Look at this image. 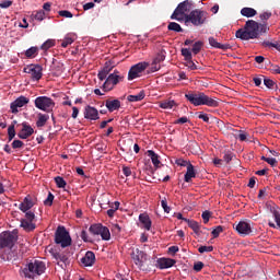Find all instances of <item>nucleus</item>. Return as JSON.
<instances>
[{"mask_svg":"<svg viewBox=\"0 0 280 280\" xmlns=\"http://www.w3.org/2000/svg\"><path fill=\"white\" fill-rule=\"evenodd\" d=\"M149 67L148 62H139L133 65L128 72V80H135L141 77V73Z\"/></svg>","mask_w":280,"mask_h":280,"instance_id":"12","label":"nucleus"},{"mask_svg":"<svg viewBox=\"0 0 280 280\" xmlns=\"http://www.w3.org/2000/svg\"><path fill=\"white\" fill-rule=\"evenodd\" d=\"M83 115L88 120H100V112L93 106L88 105L84 108Z\"/></svg>","mask_w":280,"mask_h":280,"instance_id":"16","label":"nucleus"},{"mask_svg":"<svg viewBox=\"0 0 280 280\" xmlns=\"http://www.w3.org/2000/svg\"><path fill=\"white\" fill-rule=\"evenodd\" d=\"M54 200H55V195H52L50 191L47 196V199L44 201V205L45 206H52L54 203Z\"/></svg>","mask_w":280,"mask_h":280,"instance_id":"46","label":"nucleus"},{"mask_svg":"<svg viewBox=\"0 0 280 280\" xmlns=\"http://www.w3.org/2000/svg\"><path fill=\"white\" fill-rule=\"evenodd\" d=\"M175 264H176V260H174V258H166V257L158 258V267L161 270L170 269Z\"/></svg>","mask_w":280,"mask_h":280,"instance_id":"17","label":"nucleus"},{"mask_svg":"<svg viewBox=\"0 0 280 280\" xmlns=\"http://www.w3.org/2000/svg\"><path fill=\"white\" fill-rule=\"evenodd\" d=\"M24 73H28L32 75L33 81L36 79V66L35 65H28L24 67L23 69Z\"/></svg>","mask_w":280,"mask_h":280,"instance_id":"33","label":"nucleus"},{"mask_svg":"<svg viewBox=\"0 0 280 280\" xmlns=\"http://www.w3.org/2000/svg\"><path fill=\"white\" fill-rule=\"evenodd\" d=\"M205 267V264L202 261H197L194 264L192 269L197 272L201 271Z\"/></svg>","mask_w":280,"mask_h":280,"instance_id":"51","label":"nucleus"},{"mask_svg":"<svg viewBox=\"0 0 280 280\" xmlns=\"http://www.w3.org/2000/svg\"><path fill=\"white\" fill-rule=\"evenodd\" d=\"M264 83H265V86L268 88L269 90H275L277 88V83L272 79L265 78Z\"/></svg>","mask_w":280,"mask_h":280,"instance_id":"40","label":"nucleus"},{"mask_svg":"<svg viewBox=\"0 0 280 280\" xmlns=\"http://www.w3.org/2000/svg\"><path fill=\"white\" fill-rule=\"evenodd\" d=\"M148 258V254L139 248L131 252V259L140 270H145L144 264H147Z\"/></svg>","mask_w":280,"mask_h":280,"instance_id":"9","label":"nucleus"},{"mask_svg":"<svg viewBox=\"0 0 280 280\" xmlns=\"http://www.w3.org/2000/svg\"><path fill=\"white\" fill-rule=\"evenodd\" d=\"M22 130H23L26 135H28L30 137H31V136L33 135V132H34L33 128L30 127V126H27L26 124H23Z\"/></svg>","mask_w":280,"mask_h":280,"instance_id":"54","label":"nucleus"},{"mask_svg":"<svg viewBox=\"0 0 280 280\" xmlns=\"http://www.w3.org/2000/svg\"><path fill=\"white\" fill-rule=\"evenodd\" d=\"M182 56H184V60L187 62V60L192 59L191 50L190 48H182L180 50Z\"/></svg>","mask_w":280,"mask_h":280,"instance_id":"39","label":"nucleus"},{"mask_svg":"<svg viewBox=\"0 0 280 280\" xmlns=\"http://www.w3.org/2000/svg\"><path fill=\"white\" fill-rule=\"evenodd\" d=\"M56 45V40L55 39H47L46 42H44V44L40 46V49L44 51L49 50L50 48H54V46Z\"/></svg>","mask_w":280,"mask_h":280,"instance_id":"37","label":"nucleus"},{"mask_svg":"<svg viewBox=\"0 0 280 280\" xmlns=\"http://www.w3.org/2000/svg\"><path fill=\"white\" fill-rule=\"evenodd\" d=\"M32 207H34V202L32 201V197H24L23 201L20 203L19 209L22 212L28 211Z\"/></svg>","mask_w":280,"mask_h":280,"instance_id":"25","label":"nucleus"},{"mask_svg":"<svg viewBox=\"0 0 280 280\" xmlns=\"http://www.w3.org/2000/svg\"><path fill=\"white\" fill-rule=\"evenodd\" d=\"M186 67L190 68L191 71H196V69H198L197 65L192 61V58L186 61Z\"/></svg>","mask_w":280,"mask_h":280,"instance_id":"53","label":"nucleus"},{"mask_svg":"<svg viewBox=\"0 0 280 280\" xmlns=\"http://www.w3.org/2000/svg\"><path fill=\"white\" fill-rule=\"evenodd\" d=\"M161 69V65H159V62L156 61V59H153V62L151 65V72H156L160 71Z\"/></svg>","mask_w":280,"mask_h":280,"instance_id":"47","label":"nucleus"},{"mask_svg":"<svg viewBox=\"0 0 280 280\" xmlns=\"http://www.w3.org/2000/svg\"><path fill=\"white\" fill-rule=\"evenodd\" d=\"M234 156L233 152H226L224 153L223 160L226 162V164H230V162H232Z\"/></svg>","mask_w":280,"mask_h":280,"instance_id":"50","label":"nucleus"},{"mask_svg":"<svg viewBox=\"0 0 280 280\" xmlns=\"http://www.w3.org/2000/svg\"><path fill=\"white\" fill-rule=\"evenodd\" d=\"M81 238L83 240V242L85 243H91L92 240L91 237H89V234L86 233V230H83L82 233H81Z\"/></svg>","mask_w":280,"mask_h":280,"instance_id":"55","label":"nucleus"},{"mask_svg":"<svg viewBox=\"0 0 280 280\" xmlns=\"http://www.w3.org/2000/svg\"><path fill=\"white\" fill-rule=\"evenodd\" d=\"M209 18V13L206 11H200V9H195L189 14L185 15V23H192L194 26H202Z\"/></svg>","mask_w":280,"mask_h":280,"instance_id":"3","label":"nucleus"},{"mask_svg":"<svg viewBox=\"0 0 280 280\" xmlns=\"http://www.w3.org/2000/svg\"><path fill=\"white\" fill-rule=\"evenodd\" d=\"M161 205H162V209L165 211V213H170L171 208L168 207L167 201H166L165 198L162 199Z\"/></svg>","mask_w":280,"mask_h":280,"instance_id":"56","label":"nucleus"},{"mask_svg":"<svg viewBox=\"0 0 280 280\" xmlns=\"http://www.w3.org/2000/svg\"><path fill=\"white\" fill-rule=\"evenodd\" d=\"M44 68L42 67V65H36V80H40L42 77L44 75L43 73Z\"/></svg>","mask_w":280,"mask_h":280,"instance_id":"44","label":"nucleus"},{"mask_svg":"<svg viewBox=\"0 0 280 280\" xmlns=\"http://www.w3.org/2000/svg\"><path fill=\"white\" fill-rule=\"evenodd\" d=\"M105 107L109 110V113L119 110L121 108V101L119 100H106Z\"/></svg>","mask_w":280,"mask_h":280,"instance_id":"18","label":"nucleus"},{"mask_svg":"<svg viewBox=\"0 0 280 280\" xmlns=\"http://www.w3.org/2000/svg\"><path fill=\"white\" fill-rule=\"evenodd\" d=\"M46 271V262L42 260L36 261V275L42 276Z\"/></svg>","mask_w":280,"mask_h":280,"instance_id":"34","label":"nucleus"},{"mask_svg":"<svg viewBox=\"0 0 280 280\" xmlns=\"http://www.w3.org/2000/svg\"><path fill=\"white\" fill-rule=\"evenodd\" d=\"M203 46H205L203 42H201V40L195 42V44L192 45V48H191L192 55L196 56V55L200 54Z\"/></svg>","mask_w":280,"mask_h":280,"instance_id":"35","label":"nucleus"},{"mask_svg":"<svg viewBox=\"0 0 280 280\" xmlns=\"http://www.w3.org/2000/svg\"><path fill=\"white\" fill-rule=\"evenodd\" d=\"M196 177V170L194 164L191 162L188 163L187 165V172L184 175V182L186 183H191V178Z\"/></svg>","mask_w":280,"mask_h":280,"instance_id":"23","label":"nucleus"},{"mask_svg":"<svg viewBox=\"0 0 280 280\" xmlns=\"http://www.w3.org/2000/svg\"><path fill=\"white\" fill-rule=\"evenodd\" d=\"M13 4V1L11 0H3L0 2L1 9H9Z\"/></svg>","mask_w":280,"mask_h":280,"instance_id":"49","label":"nucleus"},{"mask_svg":"<svg viewBox=\"0 0 280 280\" xmlns=\"http://www.w3.org/2000/svg\"><path fill=\"white\" fill-rule=\"evenodd\" d=\"M192 8L191 1L185 0L178 4L175 11L171 14V19L183 22L186 19V13L190 12Z\"/></svg>","mask_w":280,"mask_h":280,"instance_id":"6","label":"nucleus"},{"mask_svg":"<svg viewBox=\"0 0 280 280\" xmlns=\"http://www.w3.org/2000/svg\"><path fill=\"white\" fill-rule=\"evenodd\" d=\"M49 118H50L49 114L38 113L36 127H38V128L45 127L46 122L49 120Z\"/></svg>","mask_w":280,"mask_h":280,"instance_id":"27","label":"nucleus"},{"mask_svg":"<svg viewBox=\"0 0 280 280\" xmlns=\"http://www.w3.org/2000/svg\"><path fill=\"white\" fill-rule=\"evenodd\" d=\"M167 30H170L171 32H175V33H183V28L178 23L175 22H171L167 25Z\"/></svg>","mask_w":280,"mask_h":280,"instance_id":"38","label":"nucleus"},{"mask_svg":"<svg viewBox=\"0 0 280 280\" xmlns=\"http://www.w3.org/2000/svg\"><path fill=\"white\" fill-rule=\"evenodd\" d=\"M18 241L19 230H14L13 232H2L0 233V249L12 248Z\"/></svg>","mask_w":280,"mask_h":280,"instance_id":"5","label":"nucleus"},{"mask_svg":"<svg viewBox=\"0 0 280 280\" xmlns=\"http://www.w3.org/2000/svg\"><path fill=\"white\" fill-rule=\"evenodd\" d=\"M36 108L46 113H50L55 108V101H52L51 97L48 96H37Z\"/></svg>","mask_w":280,"mask_h":280,"instance_id":"10","label":"nucleus"},{"mask_svg":"<svg viewBox=\"0 0 280 280\" xmlns=\"http://www.w3.org/2000/svg\"><path fill=\"white\" fill-rule=\"evenodd\" d=\"M189 161H185L183 159H178V160H175V164L178 165V166H186L188 165Z\"/></svg>","mask_w":280,"mask_h":280,"instance_id":"61","label":"nucleus"},{"mask_svg":"<svg viewBox=\"0 0 280 280\" xmlns=\"http://www.w3.org/2000/svg\"><path fill=\"white\" fill-rule=\"evenodd\" d=\"M30 100L25 96L18 97L14 102L11 103V112L12 114H19V108L25 106Z\"/></svg>","mask_w":280,"mask_h":280,"instance_id":"14","label":"nucleus"},{"mask_svg":"<svg viewBox=\"0 0 280 280\" xmlns=\"http://www.w3.org/2000/svg\"><path fill=\"white\" fill-rule=\"evenodd\" d=\"M58 13L62 18H69V19L73 18V13H71L70 11H59Z\"/></svg>","mask_w":280,"mask_h":280,"instance_id":"60","label":"nucleus"},{"mask_svg":"<svg viewBox=\"0 0 280 280\" xmlns=\"http://www.w3.org/2000/svg\"><path fill=\"white\" fill-rule=\"evenodd\" d=\"M237 139H240L241 142H245L247 140V133L245 131L240 130V133L236 136Z\"/></svg>","mask_w":280,"mask_h":280,"instance_id":"57","label":"nucleus"},{"mask_svg":"<svg viewBox=\"0 0 280 280\" xmlns=\"http://www.w3.org/2000/svg\"><path fill=\"white\" fill-rule=\"evenodd\" d=\"M35 219V214L32 211L25 212V219L21 220V228H23L24 231L31 232L35 230V224L33 223Z\"/></svg>","mask_w":280,"mask_h":280,"instance_id":"13","label":"nucleus"},{"mask_svg":"<svg viewBox=\"0 0 280 280\" xmlns=\"http://www.w3.org/2000/svg\"><path fill=\"white\" fill-rule=\"evenodd\" d=\"M184 222L188 224L190 229H192V232L197 235L200 236V224L191 219H184Z\"/></svg>","mask_w":280,"mask_h":280,"instance_id":"28","label":"nucleus"},{"mask_svg":"<svg viewBox=\"0 0 280 280\" xmlns=\"http://www.w3.org/2000/svg\"><path fill=\"white\" fill-rule=\"evenodd\" d=\"M214 249L213 246H199L198 248V253L200 254H205V253H212V250Z\"/></svg>","mask_w":280,"mask_h":280,"instance_id":"43","label":"nucleus"},{"mask_svg":"<svg viewBox=\"0 0 280 280\" xmlns=\"http://www.w3.org/2000/svg\"><path fill=\"white\" fill-rule=\"evenodd\" d=\"M20 277H23L26 280H34L36 277V261H31L24 265L23 268L19 271Z\"/></svg>","mask_w":280,"mask_h":280,"instance_id":"11","label":"nucleus"},{"mask_svg":"<svg viewBox=\"0 0 280 280\" xmlns=\"http://www.w3.org/2000/svg\"><path fill=\"white\" fill-rule=\"evenodd\" d=\"M267 164L271 165L272 167L277 166L278 161L276 160V158H268V160H266Z\"/></svg>","mask_w":280,"mask_h":280,"instance_id":"63","label":"nucleus"},{"mask_svg":"<svg viewBox=\"0 0 280 280\" xmlns=\"http://www.w3.org/2000/svg\"><path fill=\"white\" fill-rule=\"evenodd\" d=\"M8 133H9V140L12 141L13 138L15 137L14 126H10V127H9Z\"/></svg>","mask_w":280,"mask_h":280,"instance_id":"58","label":"nucleus"},{"mask_svg":"<svg viewBox=\"0 0 280 280\" xmlns=\"http://www.w3.org/2000/svg\"><path fill=\"white\" fill-rule=\"evenodd\" d=\"M24 143L23 141H20V140H14L13 143H12V148L15 150V149H21L23 148Z\"/></svg>","mask_w":280,"mask_h":280,"instance_id":"59","label":"nucleus"},{"mask_svg":"<svg viewBox=\"0 0 280 280\" xmlns=\"http://www.w3.org/2000/svg\"><path fill=\"white\" fill-rule=\"evenodd\" d=\"M36 52V47H31L30 49L25 50L26 58H33Z\"/></svg>","mask_w":280,"mask_h":280,"instance_id":"48","label":"nucleus"},{"mask_svg":"<svg viewBox=\"0 0 280 280\" xmlns=\"http://www.w3.org/2000/svg\"><path fill=\"white\" fill-rule=\"evenodd\" d=\"M271 212L273 213V218L277 224L273 222H269V226L273 229L280 228V208L273 207V209H271Z\"/></svg>","mask_w":280,"mask_h":280,"instance_id":"26","label":"nucleus"},{"mask_svg":"<svg viewBox=\"0 0 280 280\" xmlns=\"http://www.w3.org/2000/svg\"><path fill=\"white\" fill-rule=\"evenodd\" d=\"M148 155H149V158L151 159L153 165H154L155 167H159V164H161V161H160V156L158 155V153L154 152V151H152V150H149V151H148Z\"/></svg>","mask_w":280,"mask_h":280,"instance_id":"32","label":"nucleus"},{"mask_svg":"<svg viewBox=\"0 0 280 280\" xmlns=\"http://www.w3.org/2000/svg\"><path fill=\"white\" fill-rule=\"evenodd\" d=\"M125 79V75H122L119 70L115 69L113 73L108 75V78L105 80V83L103 84V90L105 92L110 91L114 89V86H117L119 82H121Z\"/></svg>","mask_w":280,"mask_h":280,"instance_id":"7","label":"nucleus"},{"mask_svg":"<svg viewBox=\"0 0 280 280\" xmlns=\"http://www.w3.org/2000/svg\"><path fill=\"white\" fill-rule=\"evenodd\" d=\"M241 13H242V16H246V18H254V16L257 15L256 9H254V8H248V7L243 8L242 11H241Z\"/></svg>","mask_w":280,"mask_h":280,"instance_id":"29","label":"nucleus"},{"mask_svg":"<svg viewBox=\"0 0 280 280\" xmlns=\"http://www.w3.org/2000/svg\"><path fill=\"white\" fill-rule=\"evenodd\" d=\"M176 106L175 101H162L160 103V108L162 109H173Z\"/></svg>","mask_w":280,"mask_h":280,"instance_id":"36","label":"nucleus"},{"mask_svg":"<svg viewBox=\"0 0 280 280\" xmlns=\"http://www.w3.org/2000/svg\"><path fill=\"white\" fill-rule=\"evenodd\" d=\"M51 255L57 261H61L62 264L67 265L69 261V257L65 254H59V252L51 250Z\"/></svg>","mask_w":280,"mask_h":280,"instance_id":"30","label":"nucleus"},{"mask_svg":"<svg viewBox=\"0 0 280 280\" xmlns=\"http://www.w3.org/2000/svg\"><path fill=\"white\" fill-rule=\"evenodd\" d=\"M55 243L62 248L70 247L72 244V237L65 226H58L55 233Z\"/></svg>","mask_w":280,"mask_h":280,"instance_id":"4","label":"nucleus"},{"mask_svg":"<svg viewBox=\"0 0 280 280\" xmlns=\"http://www.w3.org/2000/svg\"><path fill=\"white\" fill-rule=\"evenodd\" d=\"M209 44L212 48H215V49H222L224 51L229 50V49H232V45L230 44H219V42L213 37V36H210L209 37Z\"/></svg>","mask_w":280,"mask_h":280,"instance_id":"20","label":"nucleus"},{"mask_svg":"<svg viewBox=\"0 0 280 280\" xmlns=\"http://www.w3.org/2000/svg\"><path fill=\"white\" fill-rule=\"evenodd\" d=\"M145 97V92L143 90H141L139 92V94L136 95H128L127 96V101L129 102H140Z\"/></svg>","mask_w":280,"mask_h":280,"instance_id":"31","label":"nucleus"},{"mask_svg":"<svg viewBox=\"0 0 280 280\" xmlns=\"http://www.w3.org/2000/svg\"><path fill=\"white\" fill-rule=\"evenodd\" d=\"M113 65L112 62H105V66L102 70L98 71V79L100 80H105L108 77V73L113 71Z\"/></svg>","mask_w":280,"mask_h":280,"instance_id":"24","label":"nucleus"},{"mask_svg":"<svg viewBox=\"0 0 280 280\" xmlns=\"http://www.w3.org/2000/svg\"><path fill=\"white\" fill-rule=\"evenodd\" d=\"M210 217H211L210 211H203L201 213V218L203 220V224H208Z\"/></svg>","mask_w":280,"mask_h":280,"instance_id":"52","label":"nucleus"},{"mask_svg":"<svg viewBox=\"0 0 280 280\" xmlns=\"http://www.w3.org/2000/svg\"><path fill=\"white\" fill-rule=\"evenodd\" d=\"M90 233L94 236H100L102 240H105V242H108L110 240L112 235L109 232V229L107 226H103L102 223H94L89 229Z\"/></svg>","mask_w":280,"mask_h":280,"instance_id":"8","label":"nucleus"},{"mask_svg":"<svg viewBox=\"0 0 280 280\" xmlns=\"http://www.w3.org/2000/svg\"><path fill=\"white\" fill-rule=\"evenodd\" d=\"M223 226H217L215 229L212 230L211 232V235L214 237V238H218L220 233H223Z\"/></svg>","mask_w":280,"mask_h":280,"instance_id":"45","label":"nucleus"},{"mask_svg":"<svg viewBox=\"0 0 280 280\" xmlns=\"http://www.w3.org/2000/svg\"><path fill=\"white\" fill-rule=\"evenodd\" d=\"M268 32V25L255 22V20H247L243 28H240L235 33V37L242 40L256 39L259 34H266Z\"/></svg>","mask_w":280,"mask_h":280,"instance_id":"1","label":"nucleus"},{"mask_svg":"<svg viewBox=\"0 0 280 280\" xmlns=\"http://www.w3.org/2000/svg\"><path fill=\"white\" fill-rule=\"evenodd\" d=\"M164 59H165V55H163V52H159L158 56L155 57V62L161 65V62L164 61Z\"/></svg>","mask_w":280,"mask_h":280,"instance_id":"62","label":"nucleus"},{"mask_svg":"<svg viewBox=\"0 0 280 280\" xmlns=\"http://www.w3.org/2000/svg\"><path fill=\"white\" fill-rule=\"evenodd\" d=\"M185 98L194 106H209L210 108H218L219 101L205 94V92H188Z\"/></svg>","mask_w":280,"mask_h":280,"instance_id":"2","label":"nucleus"},{"mask_svg":"<svg viewBox=\"0 0 280 280\" xmlns=\"http://www.w3.org/2000/svg\"><path fill=\"white\" fill-rule=\"evenodd\" d=\"M235 229L240 235H244V236L250 235V233L253 232L250 223L246 221L238 222Z\"/></svg>","mask_w":280,"mask_h":280,"instance_id":"15","label":"nucleus"},{"mask_svg":"<svg viewBox=\"0 0 280 280\" xmlns=\"http://www.w3.org/2000/svg\"><path fill=\"white\" fill-rule=\"evenodd\" d=\"M74 42L73 37L71 36H66L65 39L61 42V47L62 48H68L69 45H72Z\"/></svg>","mask_w":280,"mask_h":280,"instance_id":"42","label":"nucleus"},{"mask_svg":"<svg viewBox=\"0 0 280 280\" xmlns=\"http://www.w3.org/2000/svg\"><path fill=\"white\" fill-rule=\"evenodd\" d=\"M81 264L85 267H91L95 264V254L92 250H88L85 256L81 258Z\"/></svg>","mask_w":280,"mask_h":280,"instance_id":"19","label":"nucleus"},{"mask_svg":"<svg viewBox=\"0 0 280 280\" xmlns=\"http://www.w3.org/2000/svg\"><path fill=\"white\" fill-rule=\"evenodd\" d=\"M16 259L15 250H12V247H9L7 252L0 254V261H11Z\"/></svg>","mask_w":280,"mask_h":280,"instance_id":"21","label":"nucleus"},{"mask_svg":"<svg viewBox=\"0 0 280 280\" xmlns=\"http://www.w3.org/2000/svg\"><path fill=\"white\" fill-rule=\"evenodd\" d=\"M139 221H140V224L143 225V228L145 229V231H151V228H152V220H151V218L148 215V213H140V214H139Z\"/></svg>","mask_w":280,"mask_h":280,"instance_id":"22","label":"nucleus"},{"mask_svg":"<svg viewBox=\"0 0 280 280\" xmlns=\"http://www.w3.org/2000/svg\"><path fill=\"white\" fill-rule=\"evenodd\" d=\"M270 71H271L272 73H276V74H279V75H280V67H279V65H272Z\"/></svg>","mask_w":280,"mask_h":280,"instance_id":"64","label":"nucleus"},{"mask_svg":"<svg viewBox=\"0 0 280 280\" xmlns=\"http://www.w3.org/2000/svg\"><path fill=\"white\" fill-rule=\"evenodd\" d=\"M55 183L58 188H65L67 187V180H65L63 177H60L59 175L55 177Z\"/></svg>","mask_w":280,"mask_h":280,"instance_id":"41","label":"nucleus"}]
</instances>
